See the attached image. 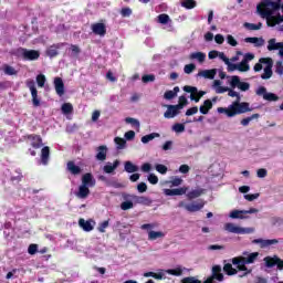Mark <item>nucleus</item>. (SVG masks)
I'll use <instances>...</instances> for the list:
<instances>
[{
    "instance_id": "1",
    "label": "nucleus",
    "mask_w": 283,
    "mask_h": 283,
    "mask_svg": "<svg viewBox=\"0 0 283 283\" xmlns=\"http://www.w3.org/2000/svg\"><path fill=\"white\" fill-rule=\"evenodd\" d=\"M218 114H224L228 118H233V116H238L240 114H247V112H253L249 102H240V99H235L228 108L218 107Z\"/></svg>"
},
{
    "instance_id": "2",
    "label": "nucleus",
    "mask_w": 283,
    "mask_h": 283,
    "mask_svg": "<svg viewBox=\"0 0 283 283\" xmlns=\"http://www.w3.org/2000/svg\"><path fill=\"white\" fill-rule=\"evenodd\" d=\"M280 3H282V0H262L256 6V12H259V14L265 19V17H271L273 15V12H277V10H280Z\"/></svg>"
},
{
    "instance_id": "3",
    "label": "nucleus",
    "mask_w": 283,
    "mask_h": 283,
    "mask_svg": "<svg viewBox=\"0 0 283 283\" xmlns=\"http://www.w3.org/2000/svg\"><path fill=\"white\" fill-rule=\"evenodd\" d=\"M224 231H228V233H237L238 235H247L249 233H253L255 229L242 228V227L235 226V223L229 222L224 224Z\"/></svg>"
},
{
    "instance_id": "4",
    "label": "nucleus",
    "mask_w": 283,
    "mask_h": 283,
    "mask_svg": "<svg viewBox=\"0 0 283 283\" xmlns=\"http://www.w3.org/2000/svg\"><path fill=\"white\" fill-rule=\"evenodd\" d=\"M25 85L31 92L33 107H40L41 99L39 98V91L36 90V83L34 82V80H28L25 82Z\"/></svg>"
},
{
    "instance_id": "5",
    "label": "nucleus",
    "mask_w": 283,
    "mask_h": 283,
    "mask_svg": "<svg viewBox=\"0 0 283 283\" xmlns=\"http://www.w3.org/2000/svg\"><path fill=\"white\" fill-rule=\"evenodd\" d=\"M23 140L29 143V145H31L33 149H41V147H43V138L41 137V135H36V134L24 135Z\"/></svg>"
},
{
    "instance_id": "6",
    "label": "nucleus",
    "mask_w": 283,
    "mask_h": 283,
    "mask_svg": "<svg viewBox=\"0 0 283 283\" xmlns=\"http://www.w3.org/2000/svg\"><path fill=\"white\" fill-rule=\"evenodd\" d=\"M184 92H187V94H190V101H195V103H200V98L207 94L205 91H199L196 86H184Z\"/></svg>"
},
{
    "instance_id": "7",
    "label": "nucleus",
    "mask_w": 283,
    "mask_h": 283,
    "mask_svg": "<svg viewBox=\"0 0 283 283\" xmlns=\"http://www.w3.org/2000/svg\"><path fill=\"white\" fill-rule=\"evenodd\" d=\"M213 280L217 282H224V274H222V266L214 265L212 266V274L203 283H214Z\"/></svg>"
},
{
    "instance_id": "8",
    "label": "nucleus",
    "mask_w": 283,
    "mask_h": 283,
    "mask_svg": "<svg viewBox=\"0 0 283 283\" xmlns=\"http://www.w3.org/2000/svg\"><path fill=\"white\" fill-rule=\"evenodd\" d=\"M230 86L232 90H235V87H238L239 90H241V92H248V90H250L251 87V84H249L248 82H241L240 76L233 75L230 81Z\"/></svg>"
},
{
    "instance_id": "9",
    "label": "nucleus",
    "mask_w": 283,
    "mask_h": 283,
    "mask_svg": "<svg viewBox=\"0 0 283 283\" xmlns=\"http://www.w3.org/2000/svg\"><path fill=\"white\" fill-rule=\"evenodd\" d=\"M19 52H21L22 59L24 61H38V59L41 56V53L36 50H28V49H19Z\"/></svg>"
},
{
    "instance_id": "10",
    "label": "nucleus",
    "mask_w": 283,
    "mask_h": 283,
    "mask_svg": "<svg viewBox=\"0 0 283 283\" xmlns=\"http://www.w3.org/2000/svg\"><path fill=\"white\" fill-rule=\"evenodd\" d=\"M124 200H129V198H132L137 205H151V199H149L148 197H139L136 195H123Z\"/></svg>"
},
{
    "instance_id": "11",
    "label": "nucleus",
    "mask_w": 283,
    "mask_h": 283,
    "mask_svg": "<svg viewBox=\"0 0 283 283\" xmlns=\"http://www.w3.org/2000/svg\"><path fill=\"white\" fill-rule=\"evenodd\" d=\"M91 29L93 34H97V36H105L107 34V27L105 25V23H93L91 25Z\"/></svg>"
},
{
    "instance_id": "12",
    "label": "nucleus",
    "mask_w": 283,
    "mask_h": 283,
    "mask_svg": "<svg viewBox=\"0 0 283 283\" xmlns=\"http://www.w3.org/2000/svg\"><path fill=\"white\" fill-rule=\"evenodd\" d=\"M205 200L199 199L197 203H188L185 205L186 211H189L190 213H196V211H200L201 209H205Z\"/></svg>"
},
{
    "instance_id": "13",
    "label": "nucleus",
    "mask_w": 283,
    "mask_h": 283,
    "mask_svg": "<svg viewBox=\"0 0 283 283\" xmlns=\"http://www.w3.org/2000/svg\"><path fill=\"white\" fill-rule=\"evenodd\" d=\"M53 85L55 87V92L57 96H64L65 94V83H63V78L61 77H55Z\"/></svg>"
},
{
    "instance_id": "14",
    "label": "nucleus",
    "mask_w": 283,
    "mask_h": 283,
    "mask_svg": "<svg viewBox=\"0 0 283 283\" xmlns=\"http://www.w3.org/2000/svg\"><path fill=\"white\" fill-rule=\"evenodd\" d=\"M167 111L164 113V118H176L180 111L177 105H166Z\"/></svg>"
},
{
    "instance_id": "15",
    "label": "nucleus",
    "mask_w": 283,
    "mask_h": 283,
    "mask_svg": "<svg viewBox=\"0 0 283 283\" xmlns=\"http://www.w3.org/2000/svg\"><path fill=\"white\" fill-rule=\"evenodd\" d=\"M82 185L85 187H96V179L92 172H86L82 176Z\"/></svg>"
},
{
    "instance_id": "16",
    "label": "nucleus",
    "mask_w": 283,
    "mask_h": 283,
    "mask_svg": "<svg viewBox=\"0 0 283 283\" xmlns=\"http://www.w3.org/2000/svg\"><path fill=\"white\" fill-rule=\"evenodd\" d=\"M188 187L175 188V189H165V196H185L187 193Z\"/></svg>"
},
{
    "instance_id": "17",
    "label": "nucleus",
    "mask_w": 283,
    "mask_h": 283,
    "mask_svg": "<svg viewBox=\"0 0 283 283\" xmlns=\"http://www.w3.org/2000/svg\"><path fill=\"white\" fill-rule=\"evenodd\" d=\"M277 242H280L277 239H254L252 244H261V249H266V247H271V244H277Z\"/></svg>"
},
{
    "instance_id": "18",
    "label": "nucleus",
    "mask_w": 283,
    "mask_h": 283,
    "mask_svg": "<svg viewBox=\"0 0 283 283\" xmlns=\"http://www.w3.org/2000/svg\"><path fill=\"white\" fill-rule=\"evenodd\" d=\"M96 160H99L101 163H104V160H107V147L105 145L98 146L96 148Z\"/></svg>"
},
{
    "instance_id": "19",
    "label": "nucleus",
    "mask_w": 283,
    "mask_h": 283,
    "mask_svg": "<svg viewBox=\"0 0 283 283\" xmlns=\"http://www.w3.org/2000/svg\"><path fill=\"white\" fill-rule=\"evenodd\" d=\"M66 169L72 174V176H78L83 171L80 166H76V164L72 160L67 161Z\"/></svg>"
},
{
    "instance_id": "20",
    "label": "nucleus",
    "mask_w": 283,
    "mask_h": 283,
    "mask_svg": "<svg viewBox=\"0 0 283 283\" xmlns=\"http://www.w3.org/2000/svg\"><path fill=\"white\" fill-rule=\"evenodd\" d=\"M232 264H234L238 271H248L247 264H249L245 260H242V256H237L232 259Z\"/></svg>"
},
{
    "instance_id": "21",
    "label": "nucleus",
    "mask_w": 283,
    "mask_h": 283,
    "mask_svg": "<svg viewBox=\"0 0 283 283\" xmlns=\"http://www.w3.org/2000/svg\"><path fill=\"white\" fill-rule=\"evenodd\" d=\"M216 74H218V70L211 69V70H203L198 73V76H203V78H209L210 81H213L216 78Z\"/></svg>"
},
{
    "instance_id": "22",
    "label": "nucleus",
    "mask_w": 283,
    "mask_h": 283,
    "mask_svg": "<svg viewBox=\"0 0 283 283\" xmlns=\"http://www.w3.org/2000/svg\"><path fill=\"white\" fill-rule=\"evenodd\" d=\"M211 109H213V102H211V99L203 101V105L199 107L200 114H203V115L209 114Z\"/></svg>"
},
{
    "instance_id": "23",
    "label": "nucleus",
    "mask_w": 283,
    "mask_h": 283,
    "mask_svg": "<svg viewBox=\"0 0 283 283\" xmlns=\"http://www.w3.org/2000/svg\"><path fill=\"white\" fill-rule=\"evenodd\" d=\"M77 198H81L82 200H84L85 198H87V196H90V187L88 186H84L83 184L78 187V191L76 192Z\"/></svg>"
},
{
    "instance_id": "24",
    "label": "nucleus",
    "mask_w": 283,
    "mask_h": 283,
    "mask_svg": "<svg viewBox=\"0 0 283 283\" xmlns=\"http://www.w3.org/2000/svg\"><path fill=\"white\" fill-rule=\"evenodd\" d=\"M205 195V189L198 188L189 191L186 196L188 200H196V198H200V196Z\"/></svg>"
},
{
    "instance_id": "25",
    "label": "nucleus",
    "mask_w": 283,
    "mask_h": 283,
    "mask_svg": "<svg viewBox=\"0 0 283 283\" xmlns=\"http://www.w3.org/2000/svg\"><path fill=\"white\" fill-rule=\"evenodd\" d=\"M78 224L83 231H86V233H90V231H94V226H92V221H86L85 219H80Z\"/></svg>"
},
{
    "instance_id": "26",
    "label": "nucleus",
    "mask_w": 283,
    "mask_h": 283,
    "mask_svg": "<svg viewBox=\"0 0 283 283\" xmlns=\"http://www.w3.org/2000/svg\"><path fill=\"white\" fill-rule=\"evenodd\" d=\"M265 19L269 28H275V25L282 23V21H280V15H269L265 17Z\"/></svg>"
},
{
    "instance_id": "27",
    "label": "nucleus",
    "mask_w": 283,
    "mask_h": 283,
    "mask_svg": "<svg viewBox=\"0 0 283 283\" xmlns=\"http://www.w3.org/2000/svg\"><path fill=\"white\" fill-rule=\"evenodd\" d=\"M118 165H120V161L116 159L113 165L108 163L107 165L104 166V171L105 174H114V170L118 168Z\"/></svg>"
},
{
    "instance_id": "28",
    "label": "nucleus",
    "mask_w": 283,
    "mask_h": 283,
    "mask_svg": "<svg viewBox=\"0 0 283 283\" xmlns=\"http://www.w3.org/2000/svg\"><path fill=\"white\" fill-rule=\"evenodd\" d=\"M41 160L42 165H48L50 160V148L48 146H44L41 150Z\"/></svg>"
},
{
    "instance_id": "29",
    "label": "nucleus",
    "mask_w": 283,
    "mask_h": 283,
    "mask_svg": "<svg viewBox=\"0 0 283 283\" xmlns=\"http://www.w3.org/2000/svg\"><path fill=\"white\" fill-rule=\"evenodd\" d=\"M191 61L197 60L199 63H205V59H207V54L202 52H193L189 55Z\"/></svg>"
},
{
    "instance_id": "30",
    "label": "nucleus",
    "mask_w": 283,
    "mask_h": 283,
    "mask_svg": "<svg viewBox=\"0 0 283 283\" xmlns=\"http://www.w3.org/2000/svg\"><path fill=\"white\" fill-rule=\"evenodd\" d=\"M281 42H276L275 38L270 39L268 42V50L269 52H273V50H280Z\"/></svg>"
},
{
    "instance_id": "31",
    "label": "nucleus",
    "mask_w": 283,
    "mask_h": 283,
    "mask_svg": "<svg viewBox=\"0 0 283 283\" xmlns=\"http://www.w3.org/2000/svg\"><path fill=\"white\" fill-rule=\"evenodd\" d=\"M158 238H165V232L150 230L148 232V240H158Z\"/></svg>"
},
{
    "instance_id": "32",
    "label": "nucleus",
    "mask_w": 283,
    "mask_h": 283,
    "mask_svg": "<svg viewBox=\"0 0 283 283\" xmlns=\"http://www.w3.org/2000/svg\"><path fill=\"white\" fill-rule=\"evenodd\" d=\"M124 169L127 174H136V171H138V166L134 165L132 161H126Z\"/></svg>"
},
{
    "instance_id": "33",
    "label": "nucleus",
    "mask_w": 283,
    "mask_h": 283,
    "mask_svg": "<svg viewBox=\"0 0 283 283\" xmlns=\"http://www.w3.org/2000/svg\"><path fill=\"white\" fill-rule=\"evenodd\" d=\"M154 138H160V134L151 133V134L145 135L142 137V143L144 145H147V143H150V140H154Z\"/></svg>"
},
{
    "instance_id": "34",
    "label": "nucleus",
    "mask_w": 283,
    "mask_h": 283,
    "mask_svg": "<svg viewBox=\"0 0 283 283\" xmlns=\"http://www.w3.org/2000/svg\"><path fill=\"white\" fill-rule=\"evenodd\" d=\"M244 210H233L230 212L232 220H244Z\"/></svg>"
},
{
    "instance_id": "35",
    "label": "nucleus",
    "mask_w": 283,
    "mask_h": 283,
    "mask_svg": "<svg viewBox=\"0 0 283 283\" xmlns=\"http://www.w3.org/2000/svg\"><path fill=\"white\" fill-rule=\"evenodd\" d=\"M223 271L227 275H238V270H235L231 263L224 264Z\"/></svg>"
},
{
    "instance_id": "36",
    "label": "nucleus",
    "mask_w": 283,
    "mask_h": 283,
    "mask_svg": "<svg viewBox=\"0 0 283 283\" xmlns=\"http://www.w3.org/2000/svg\"><path fill=\"white\" fill-rule=\"evenodd\" d=\"M259 255H260L259 252H252L248 256H242V260H244L248 264H253V262L258 260Z\"/></svg>"
},
{
    "instance_id": "37",
    "label": "nucleus",
    "mask_w": 283,
    "mask_h": 283,
    "mask_svg": "<svg viewBox=\"0 0 283 283\" xmlns=\"http://www.w3.org/2000/svg\"><path fill=\"white\" fill-rule=\"evenodd\" d=\"M181 6L186 8V10H193V8L198 6V2H196V0H182Z\"/></svg>"
},
{
    "instance_id": "38",
    "label": "nucleus",
    "mask_w": 283,
    "mask_h": 283,
    "mask_svg": "<svg viewBox=\"0 0 283 283\" xmlns=\"http://www.w3.org/2000/svg\"><path fill=\"white\" fill-rule=\"evenodd\" d=\"M258 118H260V114H258V113L252 114L251 116L241 119V125L243 127H248V125H249V123H251V120H255Z\"/></svg>"
},
{
    "instance_id": "39",
    "label": "nucleus",
    "mask_w": 283,
    "mask_h": 283,
    "mask_svg": "<svg viewBox=\"0 0 283 283\" xmlns=\"http://www.w3.org/2000/svg\"><path fill=\"white\" fill-rule=\"evenodd\" d=\"M265 265L268 269H273V266H276L277 264V256L271 258V256H265L264 258Z\"/></svg>"
},
{
    "instance_id": "40",
    "label": "nucleus",
    "mask_w": 283,
    "mask_h": 283,
    "mask_svg": "<svg viewBox=\"0 0 283 283\" xmlns=\"http://www.w3.org/2000/svg\"><path fill=\"white\" fill-rule=\"evenodd\" d=\"M187 105H189V101L187 99V97L185 95L179 96L178 104H176L178 109L179 111L185 109V107H187Z\"/></svg>"
},
{
    "instance_id": "41",
    "label": "nucleus",
    "mask_w": 283,
    "mask_h": 283,
    "mask_svg": "<svg viewBox=\"0 0 283 283\" xmlns=\"http://www.w3.org/2000/svg\"><path fill=\"white\" fill-rule=\"evenodd\" d=\"M3 72L7 76H17L18 74L17 70L8 64H4Z\"/></svg>"
},
{
    "instance_id": "42",
    "label": "nucleus",
    "mask_w": 283,
    "mask_h": 283,
    "mask_svg": "<svg viewBox=\"0 0 283 283\" xmlns=\"http://www.w3.org/2000/svg\"><path fill=\"white\" fill-rule=\"evenodd\" d=\"M114 142L117 145V149H125L127 145V140L123 137H115Z\"/></svg>"
},
{
    "instance_id": "43",
    "label": "nucleus",
    "mask_w": 283,
    "mask_h": 283,
    "mask_svg": "<svg viewBox=\"0 0 283 283\" xmlns=\"http://www.w3.org/2000/svg\"><path fill=\"white\" fill-rule=\"evenodd\" d=\"M271 76H273V69L271 66H265L264 73L261 75V78H263V81H266L271 78Z\"/></svg>"
},
{
    "instance_id": "44",
    "label": "nucleus",
    "mask_w": 283,
    "mask_h": 283,
    "mask_svg": "<svg viewBox=\"0 0 283 283\" xmlns=\"http://www.w3.org/2000/svg\"><path fill=\"white\" fill-rule=\"evenodd\" d=\"M126 201H123L120 203V209L122 211H129V209H134V202L127 200V199H124Z\"/></svg>"
},
{
    "instance_id": "45",
    "label": "nucleus",
    "mask_w": 283,
    "mask_h": 283,
    "mask_svg": "<svg viewBox=\"0 0 283 283\" xmlns=\"http://www.w3.org/2000/svg\"><path fill=\"white\" fill-rule=\"evenodd\" d=\"M245 43H255V41H260L258 43V48H262L264 45V39L263 38H245Z\"/></svg>"
},
{
    "instance_id": "46",
    "label": "nucleus",
    "mask_w": 283,
    "mask_h": 283,
    "mask_svg": "<svg viewBox=\"0 0 283 283\" xmlns=\"http://www.w3.org/2000/svg\"><path fill=\"white\" fill-rule=\"evenodd\" d=\"M251 70V66L248 62H244L243 60L238 64V71L239 72H249Z\"/></svg>"
},
{
    "instance_id": "47",
    "label": "nucleus",
    "mask_w": 283,
    "mask_h": 283,
    "mask_svg": "<svg viewBox=\"0 0 283 283\" xmlns=\"http://www.w3.org/2000/svg\"><path fill=\"white\" fill-rule=\"evenodd\" d=\"M244 28L248 30H262V22H259L258 24L245 22Z\"/></svg>"
},
{
    "instance_id": "48",
    "label": "nucleus",
    "mask_w": 283,
    "mask_h": 283,
    "mask_svg": "<svg viewBox=\"0 0 283 283\" xmlns=\"http://www.w3.org/2000/svg\"><path fill=\"white\" fill-rule=\"evenodd\" d=\"M62 112L63 114H72V112H74V106H72L70 103H64L62 105Z\"/></svg>"
},
{
    "instance_id": "49",
    "label": "nucleus",
    "mask_w": 283,
    "mask_h": 283,
    "mask_svg": "<svg viewBox=\"0 0 283 283\" xmlns=\"http://www.w3.org/2000/svg\"><path fill=\"white\" fill-rule=\"evenodd\" d=\"M168 275H175L176 277H180L182 275V269L181 268H176V269H170L167 270Z\"/></svg>"
},
{
    "instance_id": "50",
    "label": "nucleus",
    "mask_w": 283,
    "mask_h": 283,
    "mask_svg": "<svg viewBox=\"0 0 283 283\" xmlns=\"http://www.w3.org/2000/svg\"><path fill=\"white\" fill-rule=\"evenodd\" d=\"M264 101L275 102L280 101V97L275 93H266L263 95Z\"/></svg>"
},
{
    "instance_id": "51",
    "label": "nucleus",
    "mask_w": 283,
    "mask_h": 283,
    "mask_svg": "<svg viewBox=\"0 0 283 283\" xmlns=\"http://www.w3.org/2000/svg\"><path fill=\"white\" fill-rule=\"evenodd\" d=\"M125 123H127L128 125H133V127H140V122L133 117H126Z\"/></svg>"
},
{
    "instance_id": "52",
    "label": "nucleus",
    "mask_w": 283,
    "mask_h": 283,
    "mask_svg": "<svg viewBox=\"0 0 283 283\" xmlns=\"http://www.w3.org/2000/svg\"><path fill=\"white\" fill-rule=\"evenodd\" d=\"M158 22L161 23V25H167V23H169V15L167 13L159 14Z\"/></svg>"
},
{
    "instance_id": "53",
    "label": "nucleus",
    "mask_w": 283,
    "mask_h": 283,
    "mask_svg": "<svg viewBox=\"0 0 283 283\" xmlns=\"http://www.w3.org/2000/svg\"><path fill=\"white\" fill-rule=\"evenodd\" d=\"M259 63H262L263 65H266V67H272L273 69V59H271V57H261L259 60Z\"/></svg>"
},
{
    "instance_id": "54",
    "label": "nucleus",
    "mask_w": 283,
    "mask_h": 283,
    "mask_svg": "<svg viewBox=\"0 0 283 283\" xmlns=\"http://www.w3.org/2000/svg\"><path fill=\"white\" fill-rule=\"evenodd\" d=\"M172 132H176V134H182V132H185V124L176 123L172 125Z\"/></svg>"
},
{
    "instance_id": "55",
    "label": "nucleus",
    "mask_w": 283,
    "mask_h": 283,
    "mask_svg": "<svg viewBox=\"0 0 283 283\" xmlns=\"http://www.w3.org/2000/svg\"><path fill=\"white\" fill-rule=\"evenodd\" d=\"M143 83H154L156 81V75L154 74H146L142 77Z\"/></svg>"
},
{
    "instance_id": "56",
    "label": "nucleus",
    "mask_w": 283,
    "mask_h": 283,
    "mask_svg": "<svg viewBox=\"0 0 283 283\" xmlns=\"http://www.w3.org/2000/svg\"><path fill=\"white\" fill-rule=\"evenodd\" d=\"M156 171H158V174H161L163 176H165V174H167L168 169L167 166L163 165V164H157L155 166Z\"/></svg>"
},
{
    "instance_id": "57",
    "label": "nucleus",
    "mask_w": 283,
    "mask_h": 283,
    "mask_svg": "<svg viewBox=\"0 0 283 283\" xmlns=\"http://www.w3.org/2000/svg\"><path fill=\"white\" fill-rule=\"evenodd\" d=\"M181 283H202V281L196 279V276H187L181 280Z\"/></svg>"
},
{
    "instance_id": "58",
    "label": "nucleus",
    "mask_w": 283,
    "mask_h": 283,
    "mask_svg": "<svg viewBox=\"0 0 283 283\" xmlns=\"http://www.w3.org/2000/svg\"><path fill=\"white\" fill-rule=\"evenodd\" d=\"M227 43L229 45H231L232 48H235L238 45V40H235V38H233V35L228 34L227 35Z\"/></svg>"
},
{
    "instance_id": "59",
    "label": "nucleus",
    "mask_w": 283,
    "mask_h": 283,
    "mask_svg": "<svg viewBox=\"0 0 283 283\" xmlns=\"http://www.w3.org/2000/svg\"><path fill=\"white\" fill-rule=\"evenodd\" d=\"M35 80H36V83L40 87H45V81L46 80H45V76L43 74H39Z\"/></svg>"
},
{
    "instance_id": "60",
    "label": "nucleus",
    "mask_w": 283,
    "mask_h": 283,
    "mask_svg": "<svg viewBox=\"0 0 283 283\" xmlns=\"http://www.w3.org/2000/svg\"><path fill=\"white\" fill-rule=\"evenodd\" d=\"M107 227H109V220H105L99 223L97 230L99 231V233H105V229H107Z\"/></svg>"
},
{
    "instance_id": "61",
    "label": "nucleus",
    "mask_w": 283,
    "mask_h": 283,
    "mask_svg": "<svg viewBox=\"0 0 283 283\" xmlns=\"http://www.w3.org/2000/svg\"><path fill=\"white\" fill-rule=\"evenodd\" d=\"M132 12H133L132 8H128V7L122 8L120 10V14L124 18L132 17Z\"/></svg>"
},
{
    "instance_id": "62",
    "label": "nucleus",
    "mask_w": 283,
    "mask_h": 283,
    "mask_svg": "<svg viewBox=\"0 0 283 283\" xmlns=\"http://www.w3.org/2000/svg\"><path fill=\"white\" fill-rule=\"evenodd\" d=\"M193 70H196V64H187L184 67V72L185 74H191L193 72Z\"/></svg>"
},
{
    "instance_id": "63",
    "label": "nucleus",
    "mask_w": 283,
    "mask_h": 283,
    "mask_svg": "<svg viewBox=\"0 0 283 283\" xmlns=\"http://www.w3.org/2000/svg\"><path fill=\"white\" fill-rule=\"evenodd\" d=\"M269 171L265 168H260L256 171L258 178H266Z\"/></svg>"
},
{
    "instance_id": "64",
    "label": "nucleus",
    "mask_w": 283,
    "mask_h": 283,
    "mask_svg": "<svg viewBox=\"0 0 283 283\" xmlns=\"http://www.w3.org/2000/svg\"><path fill=\"white\" fill-rule=\"evenodd\" d=\"M148 182H150V185H158V176L150 174L148 176Z\"/></svg>"
}]
</instances>
